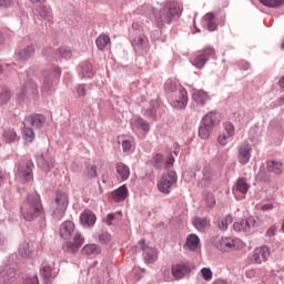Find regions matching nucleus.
<instances>
[{
  "label": "nucleus",
  "mask_w": 284,
  "mask_h": 284,
  "mask_svg": "<svg viewBox=\"0 0 284 284\" xmlns=\"http://www.w3.org/2000/svg\"><path fill=\"white\" fill-rule=\"evenodd\" d=\"M183 13V4L176 1H166L162 4L160 10L153 9L152 14L158 28L172 23L176 17Z\"/></svg>",
  "instance_id": "obj_1"
},
{
  "label": "nucleus",
  "mask_w": 284,
  "mask_h": 284,
  "mask_svg": "<svg viewBox=\"0 0 284 284\" xmlns=\"http://www.w3.org/2000/svg\"><path fill=\"white\" fill-rule=\"evenodd\" d=\"M43 214V204L41 203V195L33 192L27 196V201L21 206V215L24 221H34Z\"/></svg>",
  "instance_id": "obj_2"
},
{
  "label": "nucleus",
  "mask_w": 284,
  "mask_h": 284,
  "mask_svg": "<svg viewBox=\"0 0 284 284\" xmlns=\"http://www.w3.org/2000/svg\"><path fill=\"white\" fill-rule=\"evenodd\" d=\"M70 205V194L65 191H57L52 202V216L55 221H62Z\"/></svg>",
  "instance_id": "obj_3"
},
{
  "label": "nucleus",
  "mask_w": 284,
  "mask_h": 284,
  "mask_svg": "<svg viewBox=\"0 0 284 284\" xmlns=\"http://www.w3.org/2000/svg\"><path fill=\"white\" fill-rule=\"evenodd\" d=\"M214 245L221 252H232L233 250H243L245 247V243L236 237H217L214 241Z\"/></svg>",
  "instance_id": "obj_4"
},
{
  "label": "nucleus",
  "mask_w": 284,
  "mask_h": 284,
  "mask_svg": "<svg viewBox=\"0 0 284 284\" xmlns=\"http://www.w3.org/2000/svg\"><path fill=\"white\" fill-rule=\"evenodd\" d=\"M179 181V176L175 171H169L160 178L158 181V190L162 194H170V190H172L173 185H176Z\"/></svg>",
  "instance_id": "obj_5"
},
{
  "label": "nucleus",
  "mask_w": 284,
  "mask_h": 284,
  "mask_svg": "<svg viewBox=\"0 0 284 284\" xmlns=\"http://www.w3.org/2000/svg\"><path fill=\"white\" fill-rule=\"evenodd\" d=\"M32 168H34V164L30 161L20 162L18 165V171L16 173L17 181H20V183H28L32 181L33 179Z\"/></svg>",
  "instance_id": "obj_6"
},
{
  "label": "nucleus",
  "mask_w": 284,
  "mask_h": 284,
  "mask_svg": "<svg viewBox=\"0 0 284 284\" xmlns=\"http://www.w3.org/2000/svg\"><path fill=\"white\" fill-rule=\"evenodd\" d=\"M192 272V267L185 262H179L171 266V274L175 281H181Z\"/></svg>",
  "instance_id": "obj_7"
},
{
  "label": "nucleus",
  "mask_w": 284,
  "mask_h": 284,
  "mask_svg": "<svg viewBox=\"0 0 284 284\" xmlns=\"http://www.w3.org/2000/svg\"><path fill=\"white\" fill-rule=\"evenodd\" d=\"M216 54V51L212 47L204 48L200 54L195 57L193 60V65L195 68H203L207 61H210V57H214Z\"/></svg>",
  "instance_id": "obj_8"
},
{
  "label": "nucleus",
  "mask_w": 284,
  "mask_h": 284,
  "mask_svg": "<svg viewBox=\"0 0 284 284\" xmlns=\"http://www.w3.org/2000/svg\"><path fill=\"white\" fill-rule=\"evenodd\" d=\"M140 247L143 250V258L146 265H152L159 260V251L155 247L145 246V241H140Z\"/></svg>",
  "instance_id": "obj_9"
},
{
  "label": "nucleus",
  "mask_w": 284,
  "mask_h": 284,
  "mask_svg": "<svg viewBox=\"0 0 284 284\" xmlns=\"http://www.w3.org/2000/svg\"><path fill=\"white\" fill-rule=\"evenodd\" d=\"M258 225V219L256 217H248L246 220H243L241 222H235L233 224V230L235 232H250L252 227H256Z\"/></svg>",
  "instance_id": "obj_10"
},
{
  "label": "nucleus",
  "mask_w": 284,
  "mask_h": 284,
  "mask_svg": "<svg viewBox=\"0 0 284 284\" xmlns=\"http://www.w3.org/2000/svg\"><path fill=\"white\" fill-rule=\"evenodd\" d=\"M39 168L44 172H50L54 168V156H52L49 152H44L37 160Z\"/></svg>",
  "instance_id": "obj_11"
},
{
  "label": "nucleus",
  "mask_w": 284,
  "mask_h": 284,
  "mask_svg": "<svg viewBox=\"0 0 284 284\" xmlns=\"http://www.w3.org/2000/svg\"><path fill=\"white\" fill-rule=\"evenodd\" d=\"M270 247L268 246H260L254 248L253 251V261L261 265V263H265L270 258Z\"/></svg>",
  "instance_id": "obj_12"
},
{
  "label": "nucleus",
  "mask_w": 284,
  "mask_h": 284,
  "mask_svg": "<svg viewBox=\"0 0 284 284\" xmlns=\"http://www.w3.org/2000/svg\"><path fill=\"white\" fill-rule=\"evenodd\" d=\"M250 159H252V145H240L237 154L239 163H241V165H247V163H250Z\"/></svg>",
  "instance_id": "obj_13"
},
{
  "label": "nucleus",
  "mask_w": 284,
  "mask_h": 284,
  "mask_svg": "<svg viewBox=\"0 0 284 284\" xmlns=\"http://www.w3.org/2000/svg\"><path fill=\"white\" fill-rule=\"evenodd\" d=\"M131 44L135 52H143V50H146L150 45V41L148 40V37H145V34L141 33L139 36H135L131 40Z\"/></svg>",
  "instance_id": "obj_14"
},
{
  "label": "nucleus",
  "mask_w": 284,
  "mask_h": 284,
  "mask_svg": "<svg viewBox=\"0 0 284 284\" xmlns=\"http://www.w3.org/2000/svg\"><path fill=\"white\" fill-rule=\"evenodd\" d=\"M248 190H250V183H247V180H245V178H240L233 186V194L235 196H239V194H242V196H245Z\"/></svg>",
  "instance_id": "obj_15"
},
{
  "label": "nucleus",
  "mask_w": 284,
  "mask_h": 284,
  "mask_svg": "<svg viewBox=\"0 0 284 284\" xmlns=\"http://www.w3.org/2000/svg\"><path fill=\"white\" fill-rule=\"evenodd\" d=\"M202 123L211 128H216L221 123V113L211 111L203 116Z\"/></svg>",
  "instance_id": "obj_16"
},
{
  "label": "nucleus",
  "mask_w": 284,
  "mask_h": 284,
  "mask_svg": "<svg viewBox=\"0 0 284 284\" xmlns=\"http://www.w3.org/2000/svg\"><path fill=\"white\" fill-rule=\"evenodd\" d=\"M43 123H45V116L42 114H33L26 118L23 125H32V128H43Z\"/></svg>",
  "instance_id": "obj_17"
},
{
  "label": "nucleus",
  "mask_w": 284,
  "mask_h": 284,
  "mask_svg": "<svg viewBox=\"0 0 284 284\" xmlns=\"http://www.w3.org/2000/svg\"><path fill=\"white\" fill-rule=\"evenodd\" d=\"M172 106L179 110H184L187 106V91L185 89L179 90L178 99L172 102Z\"/></svg>",
  "instance_id": "obj_18"
},
{
  "label": "nucleus",
  "mask_w": 284,
  "mask_h": 284,
  "mask_svg": "<svg viewBox=\"0 0 284 284\" xmlns=\"http://www.w3.org/2000/svg\"><path fill=\"white\" fill-rule=\"evenodd\" d=\"M80 221L85 227H92L97 223V215L90 210H84L80 215Z\"/></svg>",
  "instance_id": "obj_19"
},
{
  "label": "nucleus",
  "mask_w": 284,
  "mask_h": 284,
  "mask_svg": "<svg viewBox=\"0 0 284 284\" xmlns=\"http://www.w3.org/2000/svg\"><path fill=\"white\" fill-rule=\"evenodd\" d=\"M74 234V222L65 221L60 226V236L68 241Z\"/></svg>",
  "instance_id": "obj_20"
},
{
  "label": "nucleus",
  "mask_w": 284,
  "mask_h": 284,
  "mask_svg": "<svg viewBox=\"0 0 284 284\" xmlns=\"http://www.w3.org/2000/svg\"><path fill=\"white\" fill-rule=\"evenodd\" d=\"M266 170L267 172L280 176V174H283V162L278 160H268L266 162Z\"/></svg>",
  "instance_id": "obj_21"
},
{
  "label": "nucleus",
  "mask_w": 284,
  "mask_h": 284,
  "mask_svg": "<svg viewBox=\"0 0 284 284\" xmlns=\"http://www.w3.org/2000/svg\"><path fill=\"white\" fill-rule=\"evenodd\" d=\"M112 40L110 39V36L102 33L100 34L97 39H95V45L98 48V50H101L103 52V50H105V48H108V45H111Z\"/></svg>",
  "instance_id": "obj_22"
},
{
  "label": "nucleus",
  "mask_w": 284,
  "mask_h": 284,
  "mask_svg": "<svg viewBox=\"0 0 284 284\" xmlns=\"http://www.w3.org/2000/svg\"><path fill=\"white\" fill-rule=\"evenodd\" d=\"M58 274L59 273H55L54 267L51 265H45L40 268V275L42 276V278H44L45 283H48L50 278H57Z\"/></svg>",
  "instance_id": "obj_23"
},
{
  "label": "nucleus",
  "mask_w": 284,
  "mask_h": 284,
  "mask_svg": "<svg viewBox=\"0 0 284 284\" xmlns=\"http://www.w3.org/2000/svg\"><path fill=\"white\" fill-rule=\"evenodd\" d=\"M115 170L121 181H128L130 179V168L123 164V162L118 163Z\"/></svg>",
  "instance_id": "obj_24"
},
{
  "label": "nucleus",
  "mask_w": 284,
  "mask_h": 284,
  "mask_svg": "<svg viewBox=\"0 0 284 284\" xmlns=\"http://www.w3.org/2000/svg\"><path fill=\"white\" fill-rule=\"evenodd\" d=\"M112 196L115 203H121V201H125V199H128V186H120L118 190L113 192Z\"/></svg>",
  "instance_id": "obj_25"
},
{
  "label": "nucleus",
  "mask_w": 284,
  "mask_h": 284,
  "mask_svg": "<svg viewBox=\"0 0 284 284\" xmlns=\"http://www.w3.org/2000/svg\"><path fill=\"white\" fill-rule=\"evenodd\" d=\"M199 243H201V240L199 239V235L190 234L186 237L185 245L189 250H191V252H196V250L199 248Z\"/></svg>",
  "instance_id": "obj_26"
},
{
  "label": "nucleus",
  "mask_w": 284,
  "mask_h": 284,
  "mask_svg": "<svg viewBox=\"0 0 284 284\" xmlns=\"http://www.w3.org/2000/svg\"><path fill=\"white\" fill-rule=\"evenodd\" d=\"M41 91L44 93L52 91V73H43Z\"/></svg>",
  "instance_id": "obj_27"
},
{
  "label": "nucleus",
  "mask_w": 284,
  "mask_h": 284,
  "mask_svg": "<svg viewBox=\"0 0 284 284\" xmlns=\"http://www.w3.org/2000/svg\"><path fill=\"white\" fill-rule=\"evenodd\" d=\"M193 101L197 103V105H205V103L210 101V95H207L205 91L199 90L193 93Z\"/></svg>",
  "instance_id": "obj_28"
},
{
  "label": "nucleus",
  "mask_w": 284,
  "mask_h": 284,
  "mask_svg": "<svg viewBox=\"0 0 284 284\" xmlns=\"http://www.w3.org/2000/svg\"><path fill=\"white\" fill-rule=\"evenodd\" d=\"M34 54V45H28L17 54L18 61H27V59H30Z\"/></svg>",
  "instance_id": "obj_29"
},
{
  "label": "nucleus",
  "mask_w": 284,
  "mask_h": 284,
  "mask_svg": "<svg viewBox=\"0 0 284 284\" xmlns=\"http://www.w3.org/2000/svg\"><path fill=\"white\" fill-rule=\"evenodd\" d=\"M83 243H85V239H83L80 233H75L73 242L69 244V252H77V250H79Z\"/></svg>",
  "instance_id": "obj_30"
},
{
  "label": "nucleus",
  "mask_w": 284,
  "mask_h": 284,
  "mask_svg": "<svg viewBox=\"0 0 284 284\" xmlns=\"http://www.w3.org/2000/svg\"><path fill=\"white\" fill-rule=\"evenodd\" d=\"M82 254L85 256H92V254H101V246L97 244H87L82 248Z\"/></svg>",
  "instance_id": "obj_31"
},
{
  "label": "nucleus",
  "mask_w": 284,
  "mask_h": 284,
  "mask_svg": "<svg viewBox=\"0 0 284 284\" xmlns=\"http://www.w3.org/2000/svg\"><path fill=\"white\" fill-rule=\"evenodd\" d=\"M214 19H215V16L212 12H209L204 16V21L210 32H214L216 28H219V24H216V21H214Z\"/></svg>",
  "instance_id": "obj_32"
},
{
  "label": "nucleus",
  "mask_w": 284,
  "mask_h": 284,
  "mask_svg": "<svg viewBox=\"0 0 284 284\" xmlns=\"http://www.w3.org/2000/svg\"><path fill=\"white\" fill-rule=\"evenodd\" d=\"M193 225L196 227L200 232H203V230L210 227V220L205 217H194L193 219Z\"/></svg>",
  "instance_id": "obj_33"
},
{
  "label": "nucleus",
  "mask_w": 284,
  "mask_h": 284,
  "mask_svg": "<svg viewBox=\"0 0 284 284\" xmlns=\"http://www.w3.org/2000/svg\"><path fill=\"white\" fill-rule=\"evenodd\" d=\"M22 136L26 143H32V141H34V130H32L30 125H24Z\"/></svg>",
  "instance_id": "obj_34"
},
{
  "label": "nucleus",
  "mask_w": 284,
  "mask_h": 284,
  "mask_svg": "<svg viewBox=\"0 0 284 284\" xmlns=\"http://www.w3.org/2000/svg\"><path fill=\"white\" fill-rule=\"evenodd\" d=\"M233 221L234 219L232 217V215L224 216L217 222L219 230H222V232H225L230 226V224L233 223Z\"/></svg>",
  "instance_id": "obj_35"
},
{
  "label": "nucleus",
  "mask_w": 284,
  "mask_h": 284,
  "mask_svg": "<svg viewBox=\"0 0 284 284\" xmlns=\"http://www.w3.org/2000/svg\"><path fill=\"white\" fill-rule=\"evenodd\" d=\"M214 129L210 125H206L205 123L202 122V125L199 129V136L201 139H210V134H212V131Z\"/></svg>",
  "instance_id": "obj_36"
},
{
  "label": "nucleus",
  "mask_w": 284,
  "mask_h": 284,
  "mask_svg": "<svg viewBox=\"0 0 284 284\" xmlns=\"http://www.w3.org/2000/svg\"><path fill=\"white\" fill-rule=\"evenodd\" d=\"M133 125L139 130H143V132H148L150 130V123H148L142 118H135L133 120Z\"/></svg>",
  "instance_id": "obj_37"
},
{
  "label": "nucleus",
  "mask_w": 284,
  "mask_h": 284,
  "mask_svg": "<svg viewBox=\"0 0 284 284\" xmlns=\"http://www.w3.org/2000/svg\"><path fill=\"white\" fill-rule=\"evenodd\" d=\"M37 82H34L33 80H28L24 83V92L26 94H36L37 93Z\"/></svg>",
  "instance_id": "obj_38"
},
{
  "label": "nucleus",
  "mask_w": 284,
  "mask_h": 284,
  "mask_svg": "<svg viewBox=\"0 0 284 284\" xmlns=\"http://www.w3.org/2000/svg\"><path fill=\"white\" fill-rule=\"evenodd\" d=\"M260 3L266 8H281V6L284 3V0H260Z\"/></svg>",
  "instance_id": "obj_39"
},
{
  "label": "nucleus",
  "mask_w": 284,
  "mask_h": 284,
  "mask_svg": "<svg viewBox=\"0 0 284 284\" xmlns=\"http://www.w3.org/2000/svg\"><path fill=\"white\" fill-rule=\"evenodd\" d=\"M3 139L4 141H7V143H12V141H17V132L13 131V129H8L4 131Z\"/></svg>",
  "instance_id": "obj_40"
},
{
  "label": "nucleus",
  "mask_w": 284,
  "mask_h": 284,
  "mask_svg": "<svg viewBox=\"0 0 284 284\" xmlns=\"http://www.w3.org/2000/svg\"><path fill=\"white\" fill-rule=\"evenodd\" d=\"M223 128H224V134H226L232 139L235 132L234 124L232 122H224Z\"/></svg>",
  "instance_id": "obj_41"
},
{
  "label": "nucleus",
  "mask_w": 284,
  "mask_h": 284,
  "mask_svg": "<svg viewBox=\"0 0 284 284\" xmlns=\"http://www.w3.org/2000/svg\"><path fill=\"white\" fill-rule=\"evenodd\" d=\"M82 75L85 79H92L93 77L92 64L85 63L84 65H82Z\"/></svg>",
  "instance_id": "obj_42"
},
{
  "label": "nucleus",
  "mask_w": 284,
  "mask_h": 284,
  "mask_svg": "<svg viewBox=\"0 0 284 284\" xmlns=\"http://www.w3.org/2000/svg\"><path fill=\"white\" fill-rule=\"evenodd\" d=\"M39 17L41 19H50V17H52V11L50 10V8L45 6H41L39 11Z\"/></svg>",
  "instance_id": "obj_43"
},
{
  "label": "nucleus",
  "mask_w": 284,
  "mask_h": 284,
  "mask_svg": "<svg viewBox=\"0 0 284 284\" xmlns=\"http://www.w3.org/2000/svg\"><path fill=\"white\" fill-rule=\"evenodd\" d=\"M58 52L62 59H70L72 57V50L68 47H61Z\"/></svg>",
  "instance_id": "obj_44"
},
{
  "label": "nucleus",
  "mask_w": 284,
  "mask_h": 284,
  "mask_svg": "<svg viewBox=\"0 0 284 284\" xmlns=\"http://www.w3.org/2000/svg\"><path fill=\"white\" fill-rule=\"evenodd\" d=\"M201 274H202V278H204V281H212V270L204 267L201 270Z\"/></svg>",
  "instance_id": "obj_45"
},
{
  "label": "nucleus",
  "mask_w": 284,
  "mask_h": 284,
  "mask_svg": "<svg viewBox=\"0 0 284 284\" xmlns=\"http://www.w3.org/2000/svg\"><path fill=\"white\" fill-rule=\"evenodd\" d=\"M111 240H112V236H110L109 233H102L99 235L100 243H103L104 245H108V243H110Z\"/></svg>",
  "instance_id": "obj_46"
},
{
  "label": "nucleus",
  "mask_w": 284,
  "mask_h": 284,
  "mask_svg": "<svg viewBox=\"0 0 284 284\" xmlns=\"http://www.w3.org/2000/svg\"><path fill=\"white\" fill-rule=\"evenodd\" d=\"M206 205L207 207H214V205H216V199L214 197V194L209 193L206 195Z\"/></svg>",
  "instance_id": "obj_47"
},
{
  "label": "nucleus",
  "mask_w": 284,
  "mask_h": 284,
  "mask_svg": "<svg viewBox=\"0 0 284 284\" xmlns=\"http://www.w3.org/2000/svg\"><path fill=\"white\" fill-rule=\"evenodd\" d=\"M10 91L9 90H4L1 94H0V103H7L10 101Z\"/></svg>",
  "instance_id": "obj_48"
},
{
  "label": "nucleus",
  "mask_w": 284,
  "mask_h": 284,
  "mask_svg": "<svg viewBox=\"0 0 284 284\" xmlns=\"http://www.w3.org/2000/svg\"><path fill=\"white\" fill-rule=\"evenodd\" d=\"M153 163L155 168H161V163H163V154L158 153L153 156Z\"/></svg>",
  "instance_id": "obj_49"
},
{
  "label": "nucleus",
  "mask_w": 284,
  "mask_h": 284,
  "mask_svg": "<svg viewBox=\"0 0 284 284\" xmlns=\"http://www.w3.org/2000/svg\"><path fill=\"white\" fill-rule=\"evenodd\" d=\"M19 254L22 256V258H27V256H29L28 244L20 245Z\"/></svg>",
  "instance_id": "obj_50"
},
{
  "label": "nucleus",
  "mask_w": 284,
  "mask_h": 284,
  "mask_svg": "<svg viewBox=\"0 0 284 284\" xmlns=\"http://www.w3.org/2000/svg\"><path fill=\"white\" fill-rule=\"evenodd\" d=\"M231 138L227 136L225 133H222L219 135L217 138V143L222 146H225V144L227 143V140H230Z\"/></svg>",
  "instance_id": "obj_51"
},
{
  "label": "nucleus",
  "mask_w": 284,
  "mask_h": 284,
  "mask_svg": "<svg viewBox=\"0 0 284 284\" xmlns=\"http://www.w3.org/2000/svg\"><path fill=\"white\" fill-rule=\"evenodd\" d=\"M122 150L123 152H130V150H132V142H130V140H124L122 142Z\"/></svg>",
  "instance_id": "obj_52"
},
{
  "label": "nucleus",
  "mask_w": 284,
  "mask_h": 284,
  "mask_svg": "<svg viewBox=\"0 0 284 284\" xmlns=\"http://www.w3.org/2000/svg\"><path fill=\"white\" fill-rule=\"evenodd\" d=\"M165 90H168V92H174V90H176V83L168 81L165 83Z\"/></svg>",
  "instance_id": "obj_53"
},
{
  "label": "nucleus",
  "mask_w": 284,
  "mask_h": 284,
  "mask_svg": "<svg viewBox=\"0 0 284 284\" xmlns=\"http://www.w3.org/2000/svg\"><path fill=\"white\" fill-rule=\"evenodd\" d=\"M77 94H78V97H85V85L80 84L77 88Z\"/></svg>",
  "instance_id": "obj_54"
},
{
  "label": "nucleus",
  "mask_w": 284,
  "mask_h": 284,
  "mask_svg": "<svg viewBox=\"0 0 284 284\" xmlns=\"http://www.w3.org/2000/svg\"><path fill=\"white\" fill-rule=\"evenodd\" d=\"M14 3L13 0H0V8H10Z\"/></svg>",
  "instance_id": "obj_55"
},
{
  "label": "nucleus",
  "mask_w": 284,
  "mask_h": 284,
  "mask_svg": "<svg viewBox=\"0 0 284 284\" xmlns=\"http://www.w3.org/2000/svg\"><path fill=\"white\" fill-rule=\"evenodd\" d=\"M132 30H134V32H143V26H141L139 22H133Z\"/></svg>",
  "instance_id": "obj_56"
},
{
  "label": "nucleus",
  "mask_w": 284,
  "mask_h": 284,
  "mask_svg": "<svg viewBox=\"0 0 284 284\" xmlns=\"http://www.w3.org/2000/svg\"><path fill=\"white\" fill-rule=\"evenodd\" d=\"M27 284H39V277L37 275L28 277L27 278Z\"/></svg>",
  "instance_id": "obj_57"
},
{
  "label": "nucleus",
  "mask_w": 284,
  "mask_h": 284,
  "mask_svg": "<svg viewBox=\"0 0 284 284\" xmlns=\"http://www.w3.org/2000/svg\"><path fill=\"white\" fill-rule=\"evenodd\" d=\"M246 278H254L256 276V271L247 270L245 273Z\"/></svg>",
  "instance_id": "obj_58"
},
{
  "label": "nucleus",
  "mask_w": 284,
  "mask_h": 284,
  "mask_svg": "<svg viewBox=\"0 0 284 284\" xmlns=\"http://www.w3.org/2000/svg\"><path fill=\"white\" fill-rule=\"evenodd\" d=\"M112 221H114V214H108L105 220L106 225H112Z\"/></svg>",
  "instance_id": "obj_59"
},
{
  "label": "nucleus",
  "mask_w": 284,
  "mask_h": 284,
  "mask_svg": "<svg viewBox=\"0 0 284 284\" xmlns=\"http://www.w3.org/2000/svg\"><path fill=\"white\" fill-rule=\"evenodd\" d=\"M171 165H174V158L172 155H170L168 158V161L165 163V168H171Z\"/></svg>",
  "instance_id": "obj_60"
},
{
  "label": "nucleus",
  "mask_w": 284,
  "mask_h": 284,
  "mask_svg": "<svg viewBox=\"0 0 284 284\" xmlns=\"http://www.w3.org/2000/svg\"><path fill=\"white\" fill-rule=\"evenodd\" d=\"M89 176L91 179H94V176H97V168L95 166H91V169L89 170Z\"/></svg>",
  "instance_id": "obj_61"
},
{
  "label": "nucleus",
  "mask_w": 284,
  "mask_h": 284,
  "mask_svg": "<svg viewBox=\"0 0 284 284\" xmlns=\"http://www.w3.org/2000/svg\"><path fill=\"white\" fill-rule=\"evenodd\" d=\"M266 234L268 236H274V234H276V227L272 226L267 230Z\"/></svg>",
  "instance_id": "obj_62"
},
{
  "label": "nucleus",
  "mask_w": 284,
  "mask_h": 284,
  "mask_svg": "<svg viewBox=\"0 0 284 284\" xmlns=\"http://www.w3.org/2000/svg\"><path fill=\"white\" fill-rule=\"evenodd\" d=\"M274 205L273 204H265L262 206L263 212H267L270 210H273Z\"/></svg>",
  "instance_id": "obj_63"
},
{
  "label": "nucleus",
  "mask_w": 284,
  "mask_h": 284,
  "mask_svg": "<svg viewBox=\"0 0 284 284\" xmlns=\"http://www.w3.org/2000/svg\"><path fill=\"white\" fill-rule=\"evenodd\" d=\"M6 176H8V174H6V172L3 171H0V187L1 184L6 181Z\"/></svg>",
  "instance_id": "obj_64"
}]
</instances>
